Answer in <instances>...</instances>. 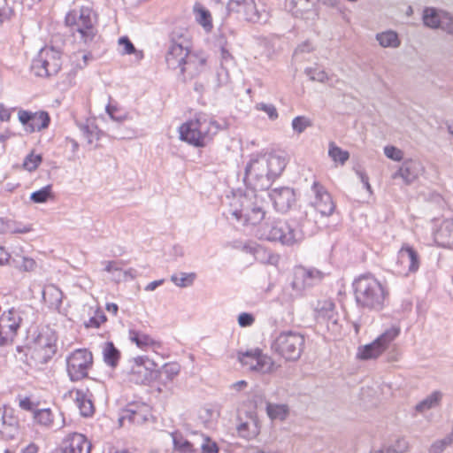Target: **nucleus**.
<instances>
[{"mask_svg": "<svg viewBox=\"0 0 453 453\" xmlns=\"http://www.w3.org/2000/svg\"><path fill=\"white\" fill-rule=\"evenodd\" d=\"M116 111H117L116 107L111 106V104H108L106 106V112L108 113V115L111 117V119L112 120L117 121V122H122L127 119L126 114L117 115Z\"/></svg>", "mask_w": 453, "mask_h": 453, "instance_id": "obj_59", "label": "nucleus"}, {"mask_svg": "<svg viewBox=\"0 0 453 453\" xmlns=\"http://www.w3.org/2000/svg\"><path fill=\"white\" fill-rule=\"evenodd\" d=\"M261 352L258 349L250 350L239 354V360L243 366L248 367L250 370L254 371L256 368V361H258Z\"/></svg>", "mask_w": 453, "mask_h": 453, "instance_id": "obj_40", "label": "nucleus"}, {"mask_svg": "<svg viewBox=\"0 0 453 453\" xmlns=\"http://www.w3.org/2000/svg\"><path fill=\"white\" fill-rule=\"evenodd\" d=\"M236 429L239 435L247 440L255 438L259 434L257 419L254 417H250L246 421H241Z\"/></svg>", "mask_w": 453, "mask_h": 453, "instance_id": "obj_31", "label": "nucleus"}, {"mask_svg": "<svg viewBox=\"0 0 453 453\" xmlns=\"http://www.w3.org/2000/svg\"><path fill=\"white\" fill-rule=\"evenodd\" d=\"M398 177H401L406 183L412 182L417 177V169L413 162H403L399 170L393 175L395 179Z\"/></svg>", "mask_w": 453, "mask_h": 453, "instance_id": "obj_37", "label": "nucleus"}, {"mask_svg": "<svg viewBox=\"0 0 453 453\" xmlns=\"http://www.w3.org/2000/svg\"><path fill=\"white\" fill-rule=\"evenodd\" d=\"M91 443L81 434L72 433L63 441L59 453H90Z\"/></svg>", "mask_w": 453, "mask_h": 453, "instance_id": "obj_22", "label": "nucleus"}, {"mask_svg": "<svg viewBox=\"0 0 453 453\" xmlns=\"http://www.w3.org/2000/svg\"><path fill=\"white\" fill-rule=\"evenodd\" d=\"M384 154L387 157L397 162L401 161L403 157V152L392 145H388L384 148Z\"/></svg>", "mask_w": 453, "mask_h": 453, "instance_id": "obj_51", "label": "nucleus"}, {"mask_svg": "<svg viewBox=\"0 0 453 453\" xmlns=\"http://www.w3.org/2000/svg\"><path fill=\"white\" fill-rule=\"evenodd\" d=\"M311 192L313 196V199L310 202L311 205L322 216L332 215L334 211L335 204L326 188L319 182L314 181Z\"/></svg>", "mask_w": 453, "mask_h": 453, "instance_id": "obj_16", "label": "nucleus"}, {"mask_svg": "<svg viewBox=\"0 0 453 453\" xmlns=\"http://www.w3.org/2000/svg\"><path fill=\"white\" fill-rule=\"evenodd\" d=\"M33 418L36 425L47 430L58 431L65 425L63 413H54L50 408L35 409Z\"/></svg>", "mask_w": 453, "mask_h": 453, "instance_id": "obj_18", "label": "nucleus"}, {"mask_svg": "<svg viewBox=\"0 0 453 453\" xmlns=\"http://www.w3.org/2000/svg\"><path fill=\"white\" fill-rule=\"evenodd\" d=\"M286 165L285 157L275 153L253 155L245 167L244 182L247 188L257 191L268 189Z\"/></svg>", "mask_w": 453, "mask_h": 453, "instance_id": "obj_1", "label": "nucleus"}, {"mask_svg": "<svg viewBox=\"0 0 453 453\" xmlns=\"http://www.w3.org/2000/svg\"><path fill=\"white\" fill-rule=\"evenodd\" d=\"M334 309L335 305L331 300L318 301L314 308L317 319L326 322L328 328H330V324L333 326H337L338 314Z\"/></svg>", "mask_w": 453, "mask_h": 453, "instance_id": "obj_27", "label": "nucleus"}, {"mask_svg": "<svg viewBox=\"0 0 453 453\" xmlns=\"http://www.w3.org/2000/svg\"><path fill=\"white\" fill-rule=\"evenodd\" d=\"M219 46L220 47V62L221 66L225 67L226 65L232 63L233 57L230 54L226 45L223 42L221 39L218 41Z\"/></svg>", "mask_w": 453, "mask_h": 453, "instance_id": "obj_54", "label": "nucleus"}, {"mask_svg": "<svg viewBox=\"0 0 453 453\" xmlns=\"http://www.w3.org/2000/svg\"><path fill=\"white\" fill-rule=\"evenodd\" d=\"M266 414L272 420L284 421L289 415V408L287 404L266 402Z\"/></svg>", "mask_w": 453, "mask_h": 453, "instance_id": "obj_34", "label": "nucleus"}, {"mask_svg": "<svg viewBox=\"0 0 453 453\" xmlns=\"http://www.w3.org/2000/svg\"><path fill=\"white\" fill-rule=\"evenodd\" d=\"M80 130L88 144H92L95 141H97L99 139L98 132L96 127H90L88 125H81Z\"/></svg>", "mask_w": 453, "mask_h": 453, "instance_id": "obj_48", "label": "nucleus"}, {"mask_svg": "<svg viewBox=\"0 0 453 453\" xmlns=\"http://www.w3.org/2000/svg\"><path fill=\"white\" fill-rule=\"evenodd\" d=\"M399 329L391 327L386 330L381 335L372 343L365 345L358 353L361 359L376 358L388 346V344L398 335Z\"/></svg>", "mask_w": 453, "mask_h": 453, "instance_id": "obj_14", "label": "nucleus"}, {"mask_svg": "<svg viewBox=\"0 0 453 453\" xmlns=\"http://www.w3.org/2000/svg\"><path fill=\"white\" fill-rule=\"evenodd\" d=\"M227 10L252 23L265 24L270 19V12L267 7L264 4H257L255 0H229Z\"/></svg>", "mask_w": 453, "mask_h": 453, "instance_id": "obj_8", "label": "nucleus"}, {"mask_svg": "<svg viewBox=\"0 0 453 453\" xmlns=\"http://www.w3.org/2000/svg\"><path fill=\"white\" fill-rule=\"evenodd\" d=\"M136 275H137V272L134 268H128L127 270L122 269L120 272V275H118L115 278V280L119 282L122 280H127L128 279L133 280L136 277Z\"/></svg>", "mask_w": 453, "mask_h": 453, "instance_id": "obj_58", "label": "nucleus"}, {"mask_svg": "<svg viewBox=\"0 0 453 453\" xmlns=\"http://www.w3.org/2000/svg\"><path fill=\"white\" fill-rule=\"evenodd\" d=\"M323 277L324 273L318 269L297 266L295 268L292 288L301 292L304 288L319 282Z\"/></svg>", "mask_w": 453, "mask_h": 453, "instance_id": "obj_17", "label": "nucleus"}, {"mask_svg": "<svg viewBox=\"0 0 453 453\" xmlns=\"http://www.w3.org/2000/svg\"><path fill=\"white\" fill-rule=\"evenodd\" d=\"M24 311L12 308L4 311L0 316V346H8L13 343L22 320Z\"/></svg>", "mask_w": 453, "mask_h": 453, "instance_id": "obj_11", "label": "nucleus"}, {"mask_svg": "<svg viewBox=\"0 0 453 453\" xmlns=\"http://www.w3.org/2000/svg\"><path fill=\"white\" fill-rule=\"evenodd\" d=\"M376 40L383 48H398L401 45L398 34L393 30L378 33L376 35Z\"/></svg>", "mask_w": 453, "mask_h": 453, "instance_id": "obj_35", "label": "nucleus"}, {"mask_svg": "<svg viewBox=\"0 0 453 453\" xmlns=\"http://www.w3.org/2000/svg\"><path fill=\"white\" fill-rule=\"evenodd\" d=\"M257 235L259 239L292 246L303 240L304 232L296 220H273L259 226Z\"/></svg>", "mask_w": 453, "mask_h": 453, "instance_id": "obj_4", "label": "nucleus"}, {"mask_svg": "<svg viewBox=\"0 0 453 453\" xmlns=\"http://www.w3.org/2000/svg\"><path fill=\"white\" fill-rule=\"evenodd\" d=\"M256 365L254 372L268 373L273 371L274 363L271 357L261 353L260 357H258V361H256Z\"/></svg>", "mask_w": 453, "mask_h": 453, "instance_id": "obj_45", "label": "nucleus"}, {"mask_svg": "<svg viewBox=\"0 0 453 453\" xmlns=\"http://www.w3.org/2000/svg\"><path fill=\"white\" fill-rule=\"evenodd\" d=\"M30 226H14V223L12 222L10 233L12 234H26L31 231Z\"/></svg>", "mask_w": 453, "mask_h": 453, "instance_id": "obj_64", "label": "nucleus"}, {"mask_svg": "<svg viewBox=\"0 0 453 453\" xmlns=\"http://www.w3.org/2000/svg\"><path fill=\"white\" fill-rule=\"evenodd\" d=\"M201 451L202 453H219V447L209 437H202Z\"/></svg>", "mask_w": 453, "mask_h": 453, "instance_id": "obj_53", "label": "nucleus"}, {"mask_svg": "<svg viewBox=\"0 0 453 453\" xmlns=\"http://www.w3.org/2000/svg\"><path fill=\"white\" fill-rule=\"evenodd\" d=\"M50 197H52L51 185H47L41 189L33 192L30 196V199L36 203H46Z\"/></svg>", "mask_w": 453, "mask_h": 453, "instance_id": "obj_44", "label": "nucleus"}, {"mask_svg": "<svg viewBox=\"0 0 453 453\" xmlns=\"http://www.w3.org/2000/svg\"><path fill=\"white\" fill-rule=\"evenodd\" d=\"M269 197L275 209L282 213L288 211L296 202L294 190L288 187L273 189Z\"/></svg>", "mask_w": 453, "mask_h": 453, "instance_id": "obj_24", "label": "nucleus"}, {"mask_svg": "<svg viewBox=\"0 0 453 453\" xmlns=\"http://www.w3.org/2000/svg\"><path fill=\"white\" fill-rule=\"evenodd\" d=\"M255 318L251 313L242 312L238 316V324L242 327H247L253 325Z\"/></svg>", "mask_w": 453, "mask_h": 453, "instance_id": "obj_56", "label": "nucleus"}, {"mask_svg": "<svg viewBox=\"0 0 453 453\" xmlns=\"http://www.w3.org/2000/svg\"><path fill=\"white\" fill-rule=\"evenodd\" d=\"M119 46L123 47L121 54H135L138 58H142L143 55L142 51H137L132 42L126 36L119 39Z\"/></svg>", "mask_w": 453, "mask_h": 453, "instance_id": "obj_46", "label": "nucleus"}, {"mask_svg": "<svg viewBox=\"0 0 453 453\" xmlns=\"http://www.w3.org/2000/svg\"><path fill=\"white\" fill-rule=\"evenodd\" d=\"M426 27L440 28L449 35H453V17L447 12L426 7Z\"/></svg>", "mask_w": 453, "mask_h": 453, "instance_id": "obj_21", "label": "nucleus"}, {"mask_svg": "<svg viewBox=\"0 0 453 453\" xmlns=\"http://www.w3.org/2000/svg\"><path fill=\"white\" fill-rule=\"evenodd\" d=\"M194 12L196 13L197 22L203 26L205 30H210L212 27L210 12L200 4H195Z\"/></svg>", "mask_w": 453, "mask_h": 453, "instance_id": "obj_39", "label": "nucleus"}, {"mask_svg": "<svg viewBox=\"0 0 453 453\" xmlns=\"http://www.w3.org/2000/svg\"><path fill=\"white\" fill-rule=\"evenodd\" d=\"M93 364L92 353L85 349L74 350L66 359L67 373L72 381L86 378Z\"/></svg>", "mask_w": 453, "mask_h": 453, "instance_id": "obj_12", "label": "nucleus"}, {"mask_svg": "<svg viewBox=\"0 0 453 453\" xmlns=\"http://www.w3.org/2000/svg\"><path fill=\"white\" fill-rule=\"evenodd\" d=\"M437 204L440 208L445 207V201L440 195H434L429 200V211L433 210V207Z\"/></svg>", "mask_w": 453, "mask_h": 453, "instance_id": "obj_61", "label": "nucleus"}, {"mask_svg": "<svg viewBox=\"0 0 453 453\" xmlns=\"http://www.w3.org/2000/svg\"><path fill=\"white\" fill-rule=\"evenodd\" d=\"M140 416L136 412V411L133 409H127L126 411V415L123 417V418H128L131 422L135 423L140 421Z\"/></svg>", "mask_w": 453, "mask_h": 453, "instance_id": "obj_63", "label": "nucleus"}, {"mask_svg": "<svg viewBox=\"0 0 453 453\" xmlns=\"http://www.w3.org/2000/svg\"><path fill=\"white\" fill-rule=\"evenodd\" d=\"M196 277L195 273H180L171 276V280L180 288L189 287L194 283Z\"/></svg>", "mask_w": 453, "mask_h": 453, "instance_id": "obj_42", "label": "nucleus"}, {"mask_svg": "<svg viewBox=\"0 0 453 453\" xmlns=\"http://www.w3.org/2000/svg\"><path fill=\"white\" fill-rule=\"evenodd\" d=\"M432 236L434 242L443 248L453 247V218L432 219Z\"/></svg>", "mask_w": 453, "mask_h": 453, "instance_id": "obj_15", "label": "nucleus"}, {"mask_svg": "<svg viewBox=\"0 0 453 453\" xmlns=\"http://www.w3.org/2000/svg\"><path fill=\"white\" fill-rule=\"evenodd\" d=\"M61 65L60 51L53 47H44L33 60L31 70L38 77H49L57 74Z\"/></svg>", "mask_w": 453, "mask_h": 453, "instance_id": "obj_10", "label": "nucleus"}, {"mask_svg": "<svg viewBox=\"0 0 453 453\" xmlns=\"http://www.w3.org/2000/svg\"><path fill=\"white\" fill-rule=\"evenodd\" d=\"M65 24L71 27L73 35L79 34L80 39L85 43L92 42L96 35L95 16L89 8L82 7L67 13Z\"/></svg>", "mask_w": 453, "mask_h": 453, "instance_id": "obj_7", "label": "nucleus"}, {"mask_svg": "<svg viewBox=\"0 0 453 453\" xmlns=\"http://www.w3.org/2000/svg\"><path fill=\"white\" fill-rule=\"evenodd\" d=\"M305 345L304 335L299 332L287 330L280 332L272 343V349L287 361L300 358Z\"/></svg>", "mask_w": 453, "mask_h": 453, "instance_id": "obj_6", "label": "nucleus"}, {"mask_svg": "<svg viewBox=\"0 0 453 453\" xmlns=\"http://www.w3.org/2000/svg\"><path fill=\"white\" fill-rule=\"evenodd\" d=\"M256 109L265 112L271 120H275L279 117L276 107L272 104L259 103L256 104Z\"/></svg>", "mask_w": 453, "mask_h": 453, "instance_id": "obj_50", "label": "nucleus"}, {"mask_svg": "<svg viewBox=\"0 0 453 453\" xmlns=\"http://www.w3.org/2000/svg\"><path fill=\"white\" fill-rule=\"evenodd\" d=\"M42 298L50 309L59 310L62 304L63 293L55 285H50L44 288Z\"/></svg>", "mask_w": 453, "mask_h": 453, "instance_id": "obj_30", "label": "nucleus"}, {"mask_svg": "<svg viewBox=\"0 0 453 453\" xmlns=\"http://www.w3.org/2000/svg\"><path fill=\"white\" fill-rule=\"evenodd\" d=\"M446 449L441 439L434 441L428 449V453H443Z\"/></svg>", "mask_w": 453, "mask_h": 453, "instance_id": "obj_60", "label": "nucleus"}, {"mask_svg": "<svg viewBox=\"0 0 453 453\" xmlns=\"http://www.w3.org/2000/svg\"><path fill=\"white\" fill-rule=\"evenodd\" d=\"M19 406L22 410H25V411H33V412L35 411L34 403L28 397L19 399Z\"/></svg>", "mask_w": 453, "mask_h": 453, "instance_id": "obj_62", "label": "nucleus"}, {"mask_svg": "<svg viewBox=\"0 0 453 453\" xmlns=\"http://www.w3.org/2000/svg\"><path fill=\"white\" fill-rule=\"evenodd\" d=\"M189 52L188 44L184 45L182 42H173L165 55V62L168 67L173 70L180 69Z\"/></svg>", "mask_w": 453, "mask_h": 453, "instance_id": "obj_26", "label": "nucleus"}, {"mask_svg": "<svg viewBox=\"0 0 453 453\" xmlns=\"http://www.w3.org/2000/svg\"><path fill=\"white\" fill-rule=\"evenodd\" d=\"M0 434L6 440H12L19 434V420L7 407H0Z\"/></svg>", "mask_w": 453, "mask_h": 453, "instance_id": "obj_23", "label": "nucleus"}, {"mask_svg": "<svg viewBox=\"0 0 453 453\" xmlns=\"http://www.w3.org/2000/svg\"><path fill=\"white\" fill-rule=\"evenodd\" d=\"M355 299L358 306L380 311L383 308L387 292L372 274L359 276L353 282Z\"/></svg>", "mask_w": 453, "mask_h": 453, "instance_id": "obj_5", "label": "nucleus"}, {"mask_svg": "<svg viewBox=\"0 0 453 453\" xmlns=\"http://www.w3.org/2000/svg\"><path fill=\"white\" fill-rule=\"evenodd\" d=\"M443 394L441 391H434L431 395L426 396V409L436 407L440 404Z\"/></svg>", "mask_w": 453, "mask_h": 453, "instance_id": "obj_55", "label": "nucleus"}, {"mask_svg": "<svg viewBox=\"0 0 453 453\" xmlns=\"http://www.w3.org/2000/svg\"><path fill=\"white\" fill-rule=\"evenodd\" d=\"M102 353H103L104 361L107 365H109L111 367L117 366L119 360L120 358V352L115 347L113 342H107L104 343Z\"/></svg>", "mask_w": 453, "mask_h": 453, "instance_id": "obj_36", "label": "nucleus"}, {"mask_svg": "<svg viewBox=\"0 0 453 453\" xmlns=\"http://www.w3.org/2000/svg\"><path fill=\"white\" fill-rule=\"evenodd\" d=\"M41 162V155H35L31 153L25 157L23 167L29 172H33L38 167Z\"/></svg>", "mask_w": 453, "mask_h": 453, "instance_id": "obj_49", "label": "nucleus"}, {"mask_svg": "<svg viewBox=\"0 0 453 453\" xmlns=\"http://www.w3.org/2000/svg\"><path fill=\"white\" fill-rule=\"evenodd\" d=\"M13 266L22 272H32L36 267V262L27 257H19L12 261Z\"/></svg>", "mask_w": 453, "mask_h": 453, "instance_id": "obj_43", "label": "nucleus"}, {"mask_svg": "<svg viewBox=\"0 0 453 453\" xmlns=\"http://www.w3.org/2000/svg\"><path fill=\"white\" fill-rule=\"evenodd\" d=\"M305 73L310 77L311 81H317L324 82L327 79V74L324 70L318 68H307Z\"/></svg>", "mask_w": 453, "mask_h": 453, "instance_id": "obj_52", "label": "nucleus"}, {"mask_svg": "<svg viewBox=\"0 0 453 453\" xmlns=\"http://www.w3.org/2000/svg\"><path fill=\"white\" fill-rule=\"evenodd\" d=\"M105 263V268L104 271L109 273H115L121 272L122 268L121 265H124L125 263L123 261H107Z\"/></svg>", "mask_w": 453, "mask_h": 453, "instance_id": "obj_57", "label": "nucleus"}, {"mask_svg": "<svg viewBox=\"0 0 453 453\" xmlns=\"http://www.w3.org/2000/svg\"><path fill=\"white\" fill-rule=\"evenodd\" d=\"M156 372V380L162 384L167 385L172 382L173 379L178 376L180 372V365L177 362H170L166 363L158 370H155Z\"/></svg>", "mask_w": 453, "mask_h": 453, "instance_id": "obj_29", "label": "nucleus"}, {"mask_svg": "<svg viewBox=\"0 0 453 453\" xmlns=\"http://www.w3.org/2000/svg\"><path fill=\"white\" fill-rule=\"evenodd\" d=\"M171 435L173 438L174 449L179 453L196 452V449H195L194 444L185 439L181 434L175 432L172 433Z\"/></svg>", "mask_w": 453, "mask_h": 453, "instance_id": "obj_38", "label": "nucleus"}, {"mask_svg": "<svg viewBox=\"0 0 453 453\" xmlns=\"http://www.w3.org/2000/svg\"><path fill=\"white\" fill-rule=\"evenodd\" d=\"M419 262L417 252L410 246L405 245L398 251L396 258V271L399 274L407 275L418 269Z\"/></svg>", "mask_w": 453, "mask_h": 453, "instance_id": "obj_20", "label": "nucleus"}, {"mask_svg": "<svg viewBox=\"0 0 453 453\" xmlns=\"http://www.w3.org/2000/svg\"><path fill=\"white\" fill-rule=\"evenodd\" d=\"M129 339L140 349H146L148 347L160 348L161 346L159 342L153 340L149 334L134 329L129 330Z\"/></svg>", "mask_w": 453, "mask_h": 453, "instance_id": "obj_32", "label": "nucleus"}, {"mask_svg": "<svg viewBox=\"0 0 453 453\" xmlns=\"http://www.w3.org/2000/svg\"><path fill=\"white\" fill-rule=\"evenodd\" d=\"M156 363L150 360L148 357L140 356L130 362V366L123 371L125 380L131 384L146 385L156 380L154 368Z\"/></svg>", "mask_w": 453, "mask_h": 453, "instance_id": "obj_9", "label": "nucleus"}, {"mask_svg": "<svg viewBox=\"0 0 453 453\" xmlns=\"http://www.w3.org/2000/svg\"><path fill=\"white\" fill-rule=\"evenodd\" d=\"M205 64V58L196 53L189 52L188 58L183 62V65H181L179 69L180 73L182 76V80H190L198 75L203 71Z\"/></svg>", "mask_w": 453, "mask_h": 453, "instance_id": "obj_25", "label": "nucleus"}, {"mask_svg": "<svg viewBox=\"0 0 453 453\" xmlns=\"http://www.w3.org/2000/svg\"><path fill=\"white\" fill-rule=\"evenodd\" d=\"M257 190L234 193L229 202V213L244 224L257 225L265 218V202L258 196Z\"/></svg>", "mask_w": 453, "mask_h": 453, "instance_id": "obj_3", "label": "nucleus"}, {"mask_svg": "<svg viewBox=\"0 0 453 453\" xmlns=\"http://www.w3.org/2000/svg\"><path fill=\"white\" fill-rule=\"evenodd\" d=\"M311 119L305 116H297L292 120V128L297 134L303 133L307 127H311Z\"/></svg>", "mask_w": 453, "mask_h": 453, "instance_id": "obj_47", "label": "nucleus"}, {"mask_svg": "<svg viewBox=\"0 0 453 453\" xmlns=\"http://www.w3.org/2000/svg\"><path fill=\"white\" fill-rule=\"evenodd\" d=\"M219 129V124L212 117L199 112L180 127V139L194 147L203 148L212 141Z\"/></svg>", "mask_w": 453, "mask_h": 453, "instance_id": "obj_2", "label": "nucleus"}, {"mask_svg": "<svg viewBox=\"0 0 453 453\" xmlns=\"http://www.w3.org/2000/svg\"><path fill=\"white\" fill-rule=\"evenodd\" d=\"M314 0H286V8L296 17H301L312 10Z\"/></svg>", "mask_w": 453, "mask_h": 453, "instance_id": "obj_33", "label": "nucleus"}, {"mask_svg": "<svg viewBox=\"0 0 453 453\" xmlns=\"http://www.w3.org/2000/svg\"><path fill=\"white\" fill-rule=\"evenodd\" d=\"M35 348L43 352V358H50L57 351L58 336L49 326L38 327L32 334Z\"/></svg>", "mask_w": 453, "mask_h": 453, "instance_id": "obj_13", "label": "nucleus"}, {"mask_svg": "<svg viewBox=\"0 0 453 453\" xmlns=\"http://www.w3.org/2000/svg\"><path fill=\"white\" fill-rule=\"evenodd\" d=\"M328 155L333 161L344 165L349 158V153L338 147L334 142L329 143Z\"/></svg>", "mask_w": 453, "mask_h": 453, "instance_id": "obj_41", "label": "nucleus"}, {"mask_svg": "<svg viewBox=\"0 0 453 453\" xmlns=\"http://www.w3.org/2000/svg\"><path fill=\"white\" fill-rule=\"evenodd\" d=\"M19 120L25 127V130L29 133L40 131L48 127L50 124V116L46 111L31 112L20 110L18 112Z\"/></svg>", "mask_w": 453, "mask_h": 453, "instance_id": "obj_19", "label": "nucleus"}, {"mask_svg": "<svg viewBox=\"0 0 453 453\" xmlns=\"http://www.w3.org/2000/svg\"><path fill=\"white\" fill-rule=\"evenodd\" d=\"M70 395L73 396L74 402L83 417L93 415L95 409L88 391L76 389L70 391Z\"/></svg>", "mask_w": 453, "mask_h": 453, "instance_id": "obj_28", "label": "nucleus"}]
</instances>
